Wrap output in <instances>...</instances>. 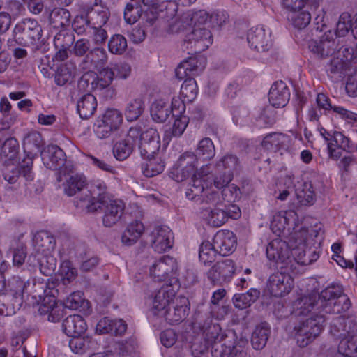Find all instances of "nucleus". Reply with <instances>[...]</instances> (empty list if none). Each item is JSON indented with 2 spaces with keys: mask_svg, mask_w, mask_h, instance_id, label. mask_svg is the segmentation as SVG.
Wrapping results in <instances>:
<instances>
[{
  "mask_svg": "<svg viewBox=\"0 0 357 357\" xmlns=\"http://www.w3.org/2000/svg\"><path fill=\"white\" fill-rule=\"evenodd\" d=\"M323 234L320 227H301L292 234L289 244L280 238L271 241L266 247V256L269 260L282 264L281 268L285 271L294 273L298 266L309 265L318 259Z\"/></svg>",
  "mask_w": 357,
  "mask_h": 357,
  "instance_id": "nucleus-1",
  "label": "nucleus"
},
{
  "mask_svg": "<svg viewBox=\"0 0 357 357\" xmlns=\"http://www.w3.org/2000/svg\"><path fill=\"white\" fill-rule=\"evenodd\" d=\"M343 288L340 284H332L323 289L318 300L306 297L301 301L305 307L301 306L300 314H307L315 306L326 314H340L347 312L351 307L349 298L342 295Z\"/></svg>",
  "mask_w": 357,
  "mask_h": 357,
  "instance_id": "nucleus-2",
  "label": "nucleus"
},
{
  "mask_svg": "<svg viewBox=\"0 0 357 357\" xmlns=\"http://www.w3.org/2000/svg\"><path fill=\"white\" fill-rule=\"evenodd\" d=\"M203 331L205 344L199 349L200 353L211 347L213 357H245L246 353L240 346H234L225 342L226 335L221 333L218 324H212L208 318L203 324H200Z\"/></svg>",
  "mask_w": 357,
  "mask_h": 357,
  "instance_id": "nucleus-3",
  "label": "nucleus"
},
{
  "mask_svg": "<svg viewBox=\"0 0 357 357\" xmlns=\"http://www.w3.org/2000/svg\"><path fill=\"white\" fill-rule=\"evenodd\" d=\"M325 321L324 314L312 313L309 317L299 321L294 327L298 345L305 347L312 343L324 330Z\"/></svg>",
  "mask_w": 357,
  "mask_h": 357,
  "instance_id": "nucleus-4",
  "label": "nucleus"
},
{
  "mask_svg": "<svg viewBox=\"0 0 357 357\" xmlns=\"http://www.w3.org/2000/svg\"><path fill=\"white\" fill-rule=\"evenodd\" d=\"M35 298H38L40 302L38 312L41 315H47V320L51 322L59 321L63 316V310L57 305L56 296L54 291L57 290L50 289L47 285L43 283H34Z\"/></svg>",
  "mask_w": 357,
  "mask_h": 357,
  "instance_id": "nucleus-5",
  "label": "nucleus"
},
{
  "mask_svg": "<svg viewBox=\"0 0 357 357\" xmlns=\"http://www.w3.org/2000/svg\"><path fill=\"white\" fill-rule=\"evenodd\" d=\"M33 241L36 251L43 255L41 257L38 256L37 259L40 271L46 275H50L54 270L56 261L53 257L47 256V253L54 249V238L47 231H40L35 234Z\"/></svg>",
  "mask_w": 357,
  "mask_h": 357,
  "instance_id": "nucleus-6",
  "label": "nucleus"
},
{
  "mask_svg": "<svg viewBox=\"0 0 357 357\" xmlns=\"http://www.w3.org/2000/svg\"><path fill=\"white\" fill-rule=\"evenodd\" d=\"M106 189L107 185L104 182L96 181L91 190H86L81 197L76 198L74 202L75 206L86 213L98 211L101 204H107L109 199Z\"/></svg>",
  "mask_w": 357,
  "mask_h": 357,
  "instance_id": "nucleus-7",
  "label": "nucleus"
},
{
  "mask_svg": "<svg viewBox=\"0 0 357 357\" xmlns=\"http://www.w3.org/2000/svg\"><path fill=\"white\" fill-rule=\"evenodd\" d=\"M43 29L37 20L25 18L20 21L14 27L13 38L15 41L22 46L29 47L39 43Z\"/></svg>",
  "mask_w": 357,
  "mask_h": 357,
  "instance_id": "nucleus-8",
  "label": "nucleus"
},
{
  "mask_svg": "<svg viewBox=\"0 0 357 357\" xmlns=\"http://www.w3.org/2000/svg\"><path fill=\"white\" fill-rule=\"evenodd\" d=\"M43 139L41 135L37 131H31L27 133L23 139V149L26 155L24 159L26 163L24 169V176L28 179H33L34 176L32 172V165L33 158L41 153V147L43 146Z\"/></svg>",
  "mask_w": 357,
  "mask_h": 357,
  "instance_id": "nucleus-9",
  "label": "nucleus"
},
{
  "mask_svg": "<svg viewBox=\"0 0 357 357\" xmlns=\"http://www.w3.org/2000/svg\"><path fill=\"white\" fill-rule=\"evenodd\" d=\"M43 165L50 169H61L64 174L72 171L73 165L66 162V154L57 145H48L41 151Z\"/></svg>",
  "mask_w": 357,
  "mask_h": 357,
  "instance_id": "nucleus-10",
  "label": "nucleus"
},
{
  "mask_svg": "<svg viewBox=\"0 0 357 357\" xmlns=\"http://www.w3.org/2000/svg\"><path fill=\"white\" fill-rule=\"evenodd\" d=\"M212 42V34L210 30L206 28H195L186 36L183 47L191 50L193 53H198L208 48Z\"/></svg>",
  "mask_w": 357,
  "mask_h": 357,
  "instance_id": "nucleus-11",
  "label": "nucleus"
},
{
  "mask_svg": "<svg viewBox=\"0 0 357 357\" xmlns=\"http://www.w3.org/2000/svg\"><path fill=\"white\" fill-rule=\"evenodd\" d=\"M235 271L234 261L225 259L216 262L208 271L207 278L213 284H222L229 282Z\"/></svg>",
  "mask_w": 357,
  "mask_h": 357,
  "instance_id": "nucleus-12",
  "label": "nucleus"
},
{
  "mask_svg": "<svg viewBox=\"0 0 357 357\" xmlns=\"http://www.w3.org/2000/svg\"><path fill=\"white\" fill-rule=\"evenodd\" d=\"M294 280L285 271L276 272L269 276L267 287L270 294L275 297L289 293L293 287Z\"/></svg>",
  "mask_w": 357,
  "mask_h": 357,
  "instance_id": "nucleus-13",
  "label": "nucleus"
},
{
  "mask_svg": "<svg viewBox=\"0 0 357 357\" xmlns=\"http://www.w3.org/2000/svg\"><path fill=\"white\" fill-rule=\"evenodd\" d=\"M247 40L250 47L257 52H266L272 46L271 33L264 26L251 28L248 33Z\"/></svg>",
  "mask_w": 357,
  "mask_h": 357,
  "instance_id": "nucleus-14",
  "label": "nucleus"
},
{
  "mask_svg": "<svg viewBox=\"0 0 357 357\" xmlns=\"http://www.w3.org/2000/svg\"><path fill=\"white\" fill-rule=\"evenodd\" d=\"M188 312V300L185 297H176L167 309L162 312L161 317L169 324L173 325L183 321Z\"/></svg>",
  "mask_w": 357,
  "mask_h": 357,
  "instance_id": "nucleus-15",
  "label": "nucleus"
},
{
  "mask_svg": "<svg viewBox=\"0 0 357 357\" xmlns=\"http://www.w3.org/2000/svg\"><path fill=\"white\" fill-rule=\"evenodd\" d=\"M339 45L333 38L331 31L326 32L319 40H311L309 43L310 50L320 58L332 55Z\"/></svg>",
  "mask_w": 357,
  "mask_h": 357,
  "instance_id": "nucleus-16",
  "label": "nucleus"
},
{
  "mask_svg": "<svg viewBox=\"0 0 357 357\" xmlns=\"http://www.w3.org/2000/svg\"><path fill=\"white\" fill-rule=\"evenodd\" d=\"M176 260L169 256H163L157 260L150 268V276L155 282L165 280L169 274L177 270Z\"/></svg>",
  "mask_w": 357,
  "mask_h": 357,
  "instance_id": "nucleus-17",
  "label": "nucleus"
},
{
  "mask_svg": "<svg viewBox=\"0 0 357 357\" xmlns=\"http://www.w3.org/2000/svg\"><path fill=\"white\" fill-rule=\"evenodd\" d=\"M173 234L167 226L155 227L151 234V245L155 251L164 252L172 246Z\"/></svg>",
  "mask_w": 357,
  "mask_h": 357,
  "instance_id": "nucleus-18",
  "label": "nucleus"
},
{
  "mask_svg": "<svg viewBox=\"0 0 357 357\" xmlns=\"http://www.w3.org/2000/svg\"><path fill=\"white\" fill-rule=\"evenodd\" d=\"M213 243L218 254L227 256L231 254L236 248V237L229 230L218 231L213 238Z\"/></svg>",
  "mask_w": 357,
  "mask_h": 357,
  "instance_id": "nucleus-19",
  "label": "nucleus"
},
{
  "mask_svg": "<svg viewBox=\"0 0 357 357\" xmlns=\"http://www.w3.org/2000/svg\"><path fill=\"white\" fill-rule=\"evenodd\" d=\"M125 205L121 200L108 199L107 204H101L100 209L104 208L102 223L105 227H111L116 225L121 218Z\"/></svg>",
  "mask_w": 357,
  "mask_h": 357,
  "instance_id": "nucleus-20",
  "label": "nucleus"
},
{
  "mask_svg": "<svg viewBox=\"0 0 357 357\" xmlns=\"http://www.w3.org/2000/svg\"><path fill=\"white\" fill-rule=\"evenodd\" d=\"M108 61V55L102 47H96L91 50L83 58L80 66L84 70H99L105 67Z\"/></svg>",
  "mask_w": 357,
  "mask_h": 357,
  "instance_id": "nucleus-21",
  "label": "nucleus"
},
{
  "mask_svg": "<svg viewBox=\"0 0 357 357\" xmlns=\"http://www.w3.org/2000/svg\"><path fill=\"white\" fill-rule=\"evenodd\" d=\"M202 60V61L196 57H190L182 61L175 70L176 77L182 80L199 74L205 68V59Z\"/></svg>",
  "mask_w": 357,
  "mask_h": 357,
  "instance_id": "nucleus-22",
  "label": "nucleus"
},
{
  "mask_svg": "<svg viewBox=\"0 0 357 357\" xmlns=\"http://www.w3.org/2000/svg\"><path fill=\"white\" fill-rule=\"evenodd\" d=\"M290 99V91L287 84L282 82H275L271 87L268 100L275 107H284Z\"/></svg>",
  "mask_w": 357,
  "mask_h": 357,
  "instance_id": "nucleus-23",
  "label": "nucleus"
},
{
  "mask_svg": "<svg viewBox=\"0 0 357 357\" xmlns=\"http://www.w3.org/2000/svg\"><path fill=\"white\" fill-rule=\"evenodd\" d=\"M68 246L72 245V248H70L68 255L70 257H77L82 259L80 265V270L82 271L88 272L93 270L99 264V259L97 257H91L88 259H84L83 255H86V248L85 245L82 243H75L68 242Z\"/></svg>",
  "mask_w": 357,
  "mask_h": 357,
  "instance_id": "nucleus-24",
  "label": "nucleus"
},
{
  "mask_svg": "<svg viewBox=\"0 0 357 357\" xmlns=\"http://www.w3.org/2000/svg\"><path fill=\"white\" fill-rule=\"evenodd\" d=\"M62 327L63 332L69 337L81 336L86 330L87 325L81 315L73 314L63 320Z\"/></svg>",
  "mask_w": 357,
  "mask_h": 357,
  "instance_id": "nucleus-25",
  "label": "nucleus"
},
{
  "mask_svg": "<svg viewBox=\"0 0 357 357\" xmlns=\"http://www.w3.org/2000/svg\"><path fill=\"white\" fill-rule=\"evenodd\" d=\"M240 161L238 158L234 154H227L219 159L215 164V169L222 173L224 172L227 174L226 181L233 178L234 172L240 167Z\"/></svg>",
  "mask_w": 357,
  "mask_h": 357,
  "instance_id": "nucleus-26",
  "label": "nucleus"
},
{
  "mask_svg": "<svg viewBox=\"0 0 357 357\" xmlns=\"http://www.w3.org/2000/svg\"><path fill=\"white\" fill-rule=\"evenodd\" d=\"M174 294L165 288L160 289L155 294L153 301L152 311L155 315L161 317L165 311L172 303Z\"/></svg>",
  "mask_w": 357,
  "mask_h": 357,
  "instance_id": "nucleus-27",
  "label": "nucleus"
},
{
  "mask_svg": "<svg viewBox=\"0 0 357 357\" xmlns=\"http://www.w3.org/2000/svg\"><path fill=\"white\" fill-rule=\"evenodd\" d=\"M200 215L208 225L212 227H218L222 226L226 222L227 218L222 211V209L214 207H205L202 206L200 211Z\"/></svg>",
  "mask_w": 357,
  "mask_h": 357,
  "instance_id": "nucleus-28",
  "label": "nucleus"
},
{
  "mask_svg": "<svg viewBox=\"0 0 357 357\" xmlns=\"http://www.w3.org/2000/svg\"><path fill=\"white\" fill-rule=\"evenodd\" d=\"M289 137L280 132L268 134L264 138L261 146L274 152L285 149L288 146Z\"/></svg>",
  "mask_w": 357,
  "mask_h": 357,
  "instance_id": "nucleus-29",
  "label": "nucleus"
},
{
  "mask_svg": "<svg viewBox=\"0 0 357 357\" xmlns=\"http://www.w3.org/2000/svg\"><path fill=\"white\" fill-rule=\"evenodd\" d=\"M294 192L298 202L301 205L307 206L314 204L315 194L311 182H298L295 186Z\"/></svg>",
  "mask_w": 357,
  "mask_h": 357,
  "instance_id": "nucleus-30",
  "label": "nucleus"
},
{
  "mask_svg": "<svg viewBox=\"0 0 357 357\" xmlns=\"http://www.w3.org/2000/svg\"><path fill=\"white\" fill-rule=\"evenodd\" d=\"M96 107V98L91 93L82 96L77 103V111L82 119H87L93 116Z\"/></svg>",
  "mask_w": 357,
  "mask_h": 357,
  "instance_id": "nucleus-31",
  "label": "nucleus"
},
{
  "mask_svg": "<svg viewBox=\"0 0 357 357\" xmlns=\"http://www.w3.org/2000/svg\"><path fill=\"white\" fill-rule=\"evenodd\" d=\"M271 333V328L266 322H262L255 327L252 332L251 343L255 349H263L267 343Z\"/></svg>",
  "mask_w": 357,
  "mask_h": 357,
  "instance_id": "nucleus-32",
  "label": "nucleus"
},
{
  "mask_svg": "<svg viewBox=\"0 0 357 357\" xmlns=\"http://www.w3.org/2000/svg\"><path fill=\"white\" fill-rule=\"evenodd\" d=\"M190 186L185 191V197L198 204L197 198L202 196V194L204 192V189L208 186V178L194 175Z\"/></svg>",
  "mask_w": 357,
  "mask_h": 357,
  "instance_id": "nucleus-33",
  "label": "nucleus"
},
{
  "mask_svg": "<svg viewBox=\"0 0 357 357\" xmlns=\"http://www.w3.org/2000/svg\"><path fill=\"white\" fill-rule=\"evenodd\" d=\"M22 304V301H17L15 296L9 292H0V314L10 316L15 314Z\"/></svg>",
  "mask_w": 357,
  "mask_h": 357,
  "instance_id": "nucleus-34",
  "label": "nucleus"
},
{
  "mask_svg": "<svg viewBox=\"0 0 357 357\" xmlns=\"http://www.w3.org/2000/svg\"><path fill=\"white\" fill-rule=\"evenodd\" d=\"M259 296L260 291L259 289L251 288L246 293L235 294L232 301L236 308L243 310L254 303Z\"/></svg>",
  "mask_w": 357,
  "mask_h": 357,
  "instance_id": "nucleus-35",
  "label": "nucleus"
},
{
  "mask_svg": "<svg viewBox=\"0 0 357 357\" xmlns=\"http://www.w3.org/2000/svg\"><path fill=\"white\" fill-rule=\"evenodd\" d=\"M144 230L143 224L134 221L129 224L121 236V241L126 245H131L137 242Z\"/></svg>",
  "mask_w": 357,
  "mask_h": 357,
  "instance_id": "nucleus-36",
  "label": "nucleus"
},
{
  "mask_svg": "<svg viewBox=\"0 0 357 357\" xmlns=\"http://www.w3.org/2000/svg\"><path fill=\"white\" fill-rule=\"evenodd\" d=\"M86 185V179L83 174L70 176L63 183L64 192L68 196H73L78 192L85 191L84 188Z\"/></svg>",
  "mask_w": 357,
  "mask_h": 357,
  "instance_id": "nucleus-37",
  "label": "nucleus"
},
{
  "mask_svg": "<svg viewBox=\"0 0 357 357\" xmlns=\"http://www.w3.org/2000/svg\"><path fill=\"white\" fill-rule=\"evenodd\" d=\"M5 291L13 294L17 298V301H22V296L25 291L29 282H25L17 275H14L8 279L7 283H3Z\"/></svg>",
  "mask_w": 357,
  "mask_h": 357,
  "instance_id": "nucleus-38",
  "label": "nucleus"
},
{
  "mask_svg": "<svg viewBox=\"0 0 357 357\" xmlns=\"http://www.w3.org/2000/svg\"><path fill=\"white\" fill-rule=\"evenodd\" d=\"M145 104L142 98L130 100L126 105L124 114L128 121L137 120L144 111Z\"/></svg>",
  "mask_w": 357,
  "mask_h": 357,
  "instance_id": "nucleus-39",
  "label": "nucleus"
},
{
  "mask_svg": "<svg viewBox=\"0 0 357 357\" xmlns=\"http://www.w3.org/2000/svg\"><path fill=\"white\" fill-rule=\"evenodd\" d=\"M71 15L70 12L63 8H56L50 14V22L55 29H62L70 23Z\"/></svg>",
  "mask_w": 357,
  "mask_h": 357,
  "instance_id": "nucleus-40",
  "label": "nucleus"
},
{
  "mask_svg": "<svg viewBox=\"0 0 357 357\" xmlns=\"http://www.w3.org/2000/svg\"><path fill=\"white\" fill-rule=\"evenodd\" d=\"M146 162L142 164V172L146 177H152L162 173L165 169V162L160 158L155 156L144 158Z\"/></svg>",
  "mask_w": 357,
  "mask_h": 357,
  "instance_id": "nucleus-41",
  "label": "nucleus"
},
{
  "mask_svg": "<svg viewBox=\"0 0 357 357\" xmlns=\"http://www.w3.org/2000/svg\"><path fill=\"white\" fill-rule=\"evenodd\" d=\"M171 114L169 105L162 100L154 101L151 107V116L157 123H163Z\"/></svg>",
  "mask_w": 357,
  "mask_h": 357,
  "instance_id": "nucleus-42",
  "label": "nucleus"
},
{
  "mask_svg": "<svg viewBox=\"0 0 357 357\" xmlns=\"http://www.w3.org/2000/svg\"><path fill=\"white\" fill-rule=\"evenodd\" d=\"M338 351L346 357L357 356V335H348L342 338L338 345Z\"/></svg>",
  "mask_w": 357,
  "mask_h": 357,
  "instance_id": "nucleus-43",
  "label": "nucleus"
},
{
  "mask_svg": "<svg viewBox=\"0 0 357 357\" xmlns=\"http://www.w3.org/2000/svg\"><path fill=\"white\" fill-rule=\"evenodd\" d=\"M197 158H202L204 160H211L215 155V149L213 142L209 137H204L201 139L196 149Z\"/></svg>",
  "mask_w": 357,
  "mask_h": 357,
  "instance_id": "nucleus-44",
  "label": "nucleus"
},
{
  "mask_svg": "<svg viewBox=\"0 0 357 357\" xmlns=\"http://www.w3.org/2000/svg\"><path fill=\"white\" fill-rule=\"evenodd\" d=\"M135 146L134 144L123 138L114 144L113 146L114 156L118 160H124L131 155Z\"/></svg>",
  "mask_w": 357,
  "mask_h": 357,
  "instance_id": "nucleus-45",
  "label": "nucleus"
},
{
  "mask_svg": "<svg viewBox=\"0 0 357 357\" xmlns=\"http://www.w3.org/2000/svg\"><path fill=\"white\" fill-rule=\"evenodd\" d=\"M131 2L126 4L124 10V18L127 23L134 24L140 17L142 13V0H130Z\"/></svg>",
  "mask_w": 357,
  "mask_h": 357,
  "instance_id": "nucleus-46",
  "label": "nucleus"
},
{
  "mask_svg": "<svg viewBox=\"0 0 357 357\" xmlns=\"http://www.w3.org/2000/svg\"><path fill=\"white\" fill-rule=\"evenodd\" d=\"M26 167V163L23 160L20 166L9 165L3 170V176L6 181L10 184H15L19 179L20 175H22L24 178L28 181H31L33 179H28L24 176V169Z\"/></svg>",
  "mask_w": 357,
  "mask_h": 357,
  "instance_id": "nucleus-47",
  "label": "nucleus"
},
{
  "mask_svg": "<svg viewBox=\"0 0 357 357\" xmlns=\"http://www.w3.org/2000/svg\"><path fill=\"white\" fill-rule=\"evenodd\" d=\"M211 181L208 180V186L204 189V192L198 197V204L208 205V207H216L220 202V197L218 191L212 189Z\"/></svg>",
  "mask_w": 357,
  "mask_h": 357,
  "instance_id": "nucleus-48",
  "label": "nucleus"
},
{
  "mask_svg": "<svg viewBox=\"0 0 357 357\" xmlns=\"http://www.w3.org/2000/svg\"><path fill=\"white\" fill-rule=\"evenodd\" d=\"M18 151V141L15 137H8L1 146L0 155L1 158L13 160L17 157Z\"/></svg>",
  "mask_w": 357,
  "mask_h": 357,
  "instance_id": "nucleus-49",
  "label": "nucleus"
},
{
  "mask_svg": "<svg viewBox=\"0 0 357 357\" xmlns=\"http://www.w3.org/2000/svg\"><path fill=\"white\" fill-rule=\"evenodd\" d=\"M176 119L169 128V130H166L165 133L164 139L169 140L171 137H178L182 135L188 124L189 118L185 116H175Z\"/></svg>",
  "mask_w": 357,
  "mask_h": 357,
  "instance_id": "nucleus-50",
  "label": "nucleus"
},
{
  "mask_svg": "<svg viewBox=\"0 0 357 357\" xmlns=\"http://www.w3.org/2000/svg\"><path fill=\"white\" fill-rule=\"evenodd\" d=\"M346 63L339 57L333 58L327 66L326 71L331 78L338 80L345 75Z\"/></svg>",
  "mask_w": 357,
  "mask_h": 357,
  "instance_id": "nucleus-51",
  "label": "nucleus"
},
{
  "mask_svg": "<svg viewBox=\"0 0 357 357\" xmlns=\"http://www.w3.org/2000/svg\"><path fill=\"white\" fill-rule=\"evenodd\" d=\"M287 19L294 26L303 29L310 22L311 15L309 11L303 9L298 12L287 13Z\"/></svg>",
  "mask_w": 357,
  "mask_h": 357,
  "instance_id": "nucleus-52",
  "label": "nucleus"
},
{
  "mask_svg": "<svg viewBox=\"0 0 357 357\" xmlns=\"http://www.w3.org/2000/svg\"><path fill=\"white\" fill-rule=\"evenodd\" d=\"M218 251L213 246V243L209 241L203 242L199 250V258L204 264H210L215 261Z\"/></svg>",
  "mask_w": 357,
  "mask_h": 357,
  "instance_id": "nucleus-53",
  "label": "nucleus"
},
{
  "mask_svg": "<svg viewBox=\"0 0 357 357\" xmlns=\"http://www.w3.org/2000/svg\"><path fill=\"white\" fill-rule=\"evenodd\" d=\"M98 71L97 85L96 86L98 87V91H101L111 85L114 79L115 73L110 67L105 68V66Z\"/></svg>",
  "mask_w": 357,
  "mask_h": 357,
  "instance_id": "nucleus-54",
  "label": "nucleus"
},
{
  "mask_svg": "<svg viewBox=\"0 0 357 357\" xmlns=\"http://www.w3.org/2000/svg\"><path fill=\"white\" fill-rule=\"evenodd\" d=\"M92 26L86 15H77L72 24L73 31L78 35H89L91 33Z\"/></svg>",
  "mask_w": 357,
  "mask_h": 357,
  "instance_id": "nucleus-55",
  "label": "nucleus"
},
{
  "mask_svg": "<svg viewBox=\"0 0 357 357\" xmlns=\"http://www.w3.org/2000/svg\"><path fill=\"white\" fill-rule=\"evenodd\" d=\"M101 119L109 125L115 131L117 130L123 122V116L120 111L116 109H107Z\"/></svg>",
  "mask_w": 357,
  "mask_h": 357,
  "instance_id": "nucleus-56",
  "label": "nucleus"
},
{
  "mask_svg": "<svg viewBox=\"0 0 357 357\" xmlns=\"http://www.w3.org/2000/svg\"><path fill=\"white\" fill-rule=\"evenodd\" d=\"M176 162L191 174H194L197 168L198 158L194 152L185 151L180 155Z\"/></svg>",
  "mask_w": 357,
  "mask_h": 357,
  "instance_id": "nucleus-57",
  "label": "nucleus"
},
{
  "mask_svg": "<svg viewBox=\"0 0 357 357\" xmlns=\"http://www.w3.org/2000/svg\"><path fill=\"white\" fill-rule=\"evenodd\" d=\"M96 79H98V74L91 70L83 74L81 77L78 85L80 89H84L86 91H98Z\"/></svg>",
  "mask_w": 357,
  "mask_h": 357,
  "instance_id": "nucleus-58",
  "label": "nucleus"
},
{
  "mask_svg": "<svg viewBox=\"0 0 357 357\" xmlns=\"http://www.w3.org/2000/svg\"><path fill=\"white\" fill-rule=\"evenodd\" d=\"M198 93L196 81L192 77L185 78L181 87V94L187 101L193 100Z\"/></svg>",
  "mask_w": 357,
  "mask_h": 357,
  "instance_id": "nucleus-59",
  "label": "nucleus"
},
{
  "mask_svg": "<svg viewBox=\"0 0 357 357\" xmlns=\"http://www.w3.org/2000/svg\"><path fill=\"white\" fill-rule=\"evenodd\" d=\"M352 18L348 13H343L339 17L335 31V35L337 37L345 36L351 30H352Z\"/></svg>",
  "mask_w": 357,
  "mask_h": 357,
  "instance_id": "nucleus-60",
  "label": "nucleus"
},
{
  "mask_svg": "<svg viewBox=\"0 0 357 357\" xmlns=\"http://www.w3.org/2000/svg\"><path fill=\"white\" fill-rule=\"evenodd\" d=\"M127 40L122 35H114L109 40L108 49L114 54H121L127 48Z\"/></svg>",
  "mask_w": 357,
  "mask_h": 357,
  "instance_id": "nucleus-61",
  "label": "nucleus"
},
{
  "mask_svg": "<svg viewBox=\"0 0 357 357\" xmlns=\"http://www.w3.org/2000/svg\"><path fill=\"white\" fill-rule=\"evenodd\" d=\"M75 36L69 31L61 30L54 38L56 48H69L74 43Z\"/></svg>",
  "mask_w": 357,
  "mask_h": 357,
  "instance_id": "nucleus-62",
  "label": "nucleus"
},
{
  "mask_svg": "<svg viewBox=\"0 0 357 357\" xmlns=\"http://www.w3.org/2000/svg\"><path fill=\"white\" fill-rule=\"evenodd\" d=\"M160 148V140H153V142L139 143L140 155L143 158H151L155 156Z\"/></svg>",
  "mask_w": 357,
  "mask_h": 357,
  "instance_id": "nucleus-63",
  "label": "nucleus"
},
{
  "mask_svg": "<svg viewBox=\"0 0 357 357\" xmlns=\"http://www.w3.org/2000/svg\"><path fill=\"white\" fill-rule=\"evenodd\" d=\"M71 337L72 338L69 341V347L73 353L82 354L89 347L90 340L89 338H84L80 336Z\"/></svg>",
  "mask_w": 357,
  "mask_h": 357,
  "instance_id": "nucleus-64",
  "label": "nucleus"
}]
</instances>
